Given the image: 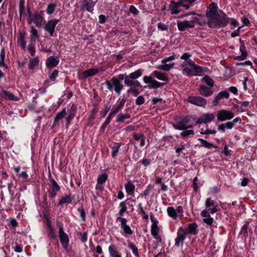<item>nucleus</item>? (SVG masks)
I'll return each mask as SVG.
<instances>
[{
    "instance_id": "1",
    "label": "nucleus",
    "mask_w": 257,
    "mask_h": 257,
    "mask_svg": "<svg viewBox=\"0 0 257 257\" xmlns=\"http://www.w3.org/2000/svg\"><path fill=\"white\" fill-rule=\"evenodd\" d=\"M206 209L201 212V215L204 217L203 222L206 224L211 225L214 222V219L210 216V214H214L218 211L217 203L210 198H207L205 200Z\"/></svg>"
},
{
    "instance_id": "2",
    "label": "nucleus",
    "mask_w": 257,
    "mask_h": 257,
    "mask_svg": "<svg viewBox=\"0 0 257 257\" xmlns=\"http://www.w3.org/2000/svg\"><path fill=\"white\" fill-rule=\"evenodd\" d=\"M208 25L210 28H219L225 27L229 23V18L222 11L208 19Z\"/></svg>"
},
{
    "instance_id": "3",
    "label": "nucleus",
    "mask_w": 257,
    "mask_h": 257,
    "mask_svg": "<svg viewBox=\"0 0 257 257\" xmlns=\"http://www.w3.org/2000/svg\"><path fill=\"white\" fill-rule=\"evenodd\" d=\"M182 73L186 76L200 75L202 72V68L196 65L192 60L184 62L182 64Z\"/></svg>"
},
{
    "instance_id": "4",
    "label": "nucleus",
    "mask_w": 257,
    "mask_h": 257,
    "mask_svg": "<svg viewBox=\"0 0 257 257\" xmlns=\"http://www.w3.org/2000/svg\"><path fill=\"white\" fill-rule=\"evenodd\" d=\"M196 0H179L178 2L171 1L169 7V9L171 11L172 15L178 14L181 12L179 9L180 7H183L185 10H189L191 7L193 6V3Z\"/></svg>"
},
{
    "instance_id": "5",
    "label": "nucleus",
    "mask_w": 257,
    "mask_h": 257,
    "mask_svg": "<svg viewBox=\"0 0 257 257\" xmlns=\"http://www.w3.org/2000/svg\"><path fill=\"white\" fill-rule=\"evenodd\" d=\"M199 21V20L197 17H193L189 21H178L177 22L178 29L180 31H183L189 28H193Z\"/></svg>"
},
{
    "instance_id": "6",
    "label": "nucleus",
    "mask_w": 257,
    "mask_h": 257,
    "mask_svg": "<svg viewBox=\"0 0 257 257\" xmlns=\"http://www.w3.org/2000/svg\"><path fill=\"white\" fill-rule=\"evenodd\" d=\"M105 83L108 90L111 91L113 89L118 94H120L121 91L123 89V85L117 78L114 77L110 80L106 81Z\"/></svg>"
},
{
    "instance_id": "7",
    "label": "nucleus",
    "mask_w": 257,
    "mask_h": 257,
    "mask_svg": "<svg viewBox=\"0 0 257 257\" xmlns=\"http://www.w3.org/2000/svg\"><path fill=\"white\" fill-rule=\"evenodd\" d=\"M44 12L40 11L35 13L34 14H29L28 22L29 24L33 22L38 28H41L44 22Z\"/></svg>"
},
{
    "instance_id": "8",
    "label": "nucleus",
    "mask_w": 257,
    "mask_h": 257,
    "mask_svg": "<svg viewBox=\"0 0 257 257\" xmlns=\"http://www.w3.org/2000/svg\"><path fill=\"white\" fill-rule=\"evenodd\" d=\"M175 59H176V57L175 55H173L168 57H165V58L163 59L161 61V62L162 64H163V65L157 66V68L159 70H162L164 71H169L171 69L173 68V67L175 65V63H172L168 64L167 63L170 61H173Z\"/></svg>"
},
{
    "instance_id": "9",
    "label": "nucleus",
    "mask_w": 257,
    "mask_h": 257,
    "mask_svg": "<svg viewBox=\"0 0 257 257\" xmlns=\"http://www.w3.org/2000/svg\"><path fill=\"white\" fill-rule=\"evenodd\" d=\"M59 20L56 19H50L46 23L44 28L45 31L47 32L51 36L54 34L56 25Z\"/></svg>"
},
{
    "instance_id": "10",
    "label": "nucleus",
    "mask_w": 257,
    "mask_h": 257,
    "mask_svg": "<svg viewBox=\"0 0 257 257\" xmlns=\"http://www.w3.org/2000/svg\"><path fill=\"white\" fill-rule=\"evenodd\" d=\"M59 238L63 247L67 252H70L71 248L69 245V239L68 236L64 231L59 232Z\"/></svg>"
},
{
    "instance_id": "11",
    "label": "nucleus",
    "mask_w": 257,
    "mask_h": 257,
    "mask_svg": "<svg viewBox=\"0 0 257 257\" xmlns=\"http://www.w3.org/2000/svg\"><path fill=\"white\" fill-rule=\"evenodd\" d=\"M173 126L174 128L178 130H184L193 127L192 125L189 124V118L188 117L184 118L178 121L176 124H173Z\"/></svg>"
},
{
    "instance_id": "12",
    "label": "nucleus",
    "mask_w": 257,
    "mask_h": 257,
    "mask_svg": "<svg viewBox=\"0 0 257 257\" xmlns=\"http://www.w3.org/2000/svg\"><path fill=\"white\" fill-rule=\"evenodd\" d=\"M143 80L146 84H149L148 87L149 88H158L162 87L163 83L153 79L152 76H145L143 77Z\"/></svg>"
},
{
    "instance_id": "13",
    "label": "nucleus",
    "mask_w": 257,
    "mask_h": 257,
    "mask_svg": "<svg viewBox=\"0 0 257 257\" xmlns=\"http://www.w3.org/2000/svg\"><path fill=\"white\" fill-rule=\"evenodd\" d=\"M187 100L192 104L200 107H204L207 103L206 100L200 96H190Z\"/></svg>"
},
{
    "instance_id": "14",
    "label": "nucleus",
    "mask_w": 257,
    "mask_h": 257,
    "mask_svg": "<svg viewBox=\"0 0 257 257\" xmlns=\"http://www.w3.org/2000/svg\"><path fill=\"white\" fill-rule=\"evenodd\" d=\"M234 114L230 111L222 109L218 112L217 118L219 120L223 121L232 118Z\"/></svg>"
},
{
    "instance_id": "15",
    "label": "nucleus",
    "mask_w": 257,
    "mask_h": 257,
    "mask_svg": "<svg viewBox=\"0 0 257 257\" xmlns=\"http://www.w3.org/2000/svg\"><path fill=\"white\" fill-rule=\"evenodd\" d=\"M116 221H119L120 222V227L122 229L124 233L126 235H132L133 231L131 227L127 224V220L125 218L121 217H118Z\"/></svg>"
},
{
    "instance_id": "16",
    "label": "nucleus",
    "mask_w": 257,
    "mask_h": 257,
    "mask_svg": "<svg viewBox=\"0 0 257 257\" xmlns=\"http://www.w3.org/2000/svg\"><path fill=\"white\" fill-rule=\"evenodd\" d=\"M186 236V232L184 229L180 227L178 230L177 235L175 239V245L179 246L180 243H182Z\"/></svg>"
},
{
    "instance_id": "17",
    "label": "nucleus",
    "mask_w": 257,
    "mask_h": 257,
    "mask_svg": "<svg viewBox=\"0 0 257 257\" xmlns=\"http://www.w3.org/2000/svg\"><path fill=\"white\" fill-rule=\"evenodd\" d=\"M214 118V115L212 113H205L201 115L196 121L197 124L207 123L212 121Z\"/></svg>"
},
{
    "instance_id": "18",
    "label": "nucleus",
    "mask_w": 257,
    "mask_h": 257,
    "mask_svg": "<svg viewBox=\"0 0 257 257\" xmlns=\"http://www.w3.org/2000/svg\"><path fill=\"white\" fill-rule=\"evenodd\" d=\"M95 3L92 0H83L81 5L82 10H86L88 12L92 13Z\"/></svg>"
},
{
    "instance_id": "19",
    "label": "nucleus",
    "mask_w": 257,
    "mask_h": 257,
    "mask_svg": "<svg viewBox=\"0 0 257 257\" xmlns=\"http://www.w3.org/2000/svg\"><path fill=\"white\" fill-rule=\"evenodd\" d=\"M217 9L218 7L217 5L214 3L211 4L207 11V14L206 16L207 18V19L209 18H211V17H213L214 16H215L217 14Z\"/></svg>"
},
{
    "instance_id": "20",
    "label": "nucleus",
    "mask_w": 257,
    "mask_h": 257,
    "mask_svg": "<svg viewBox=\"0 0 257 257\" xmlns=\"http://www.w3.org/2000/svg\"><path fill=\"white\" fill-rule=\"evenodd\" d=\"M59 62V60L58 57L50 56L46 60V65L50 68H54L58 64Z\"/></svg>"
},
{
    "instance_id": "21",
    "label": "nucleus",
    "mask_w": 257,
    "mask_h": 257,
    "mask_svg": "<svg viewBox=\"0 0 257 257\" xmlns=\"http://www.w3.org/2000/svg\"><path fill=\"white\" fill-rule=\"evenodd\" d=\"M66 115V109L64 108L59 112L55 116L54 120L53 125L56 126L59 125V121L61 120Z\"/></svg>"
},
{
    "instance_id": "22",
    "label": "nucleus",
    "mask_w": 257,
    "mask_h": 257,
    "mask_svg": "<svg viewBox=\"0 0 257 257\" xmlns=\"http://www.w3.org/2000/svg\"><path fill=\"white\" fill-rule=\"evenodd\" d=\"M199 91L201 95L206 97L210 96L213 92L211 88H209L206 86L202 85L200 86Z\"/></svg>"
},
{
    "instance_id": "23",
    "label": "nucleus",
    "mask_w": 257,
    "mask_h": 257,
    "mask_svg": "<svg viewBox=\"0 0 257 257\" xmlns=\"http://www.w3.org/2000/svg\"><path fill=\"white\" fill-rule=\"evenodd\" d=\"M1 97L13 101H18L20 99L19 97L16 96L13 93L4 90L1 92Z\"/></svg>"
},
{
    "instance_id": "24",
    "label": "nucleus",
    "mask_w": 257,
    "mask_h": 257,
    "mask_svg": "<svg viewBox=\"0 0 257 257\" xmlns=\"http://www.w3.org/2000/svg\"><path fill=\"white\" fill-rule=\"evenodd\" d=\"M108 249L110 257H121V254L118 252L114 244H110Z\"/></svg>"
},
{
    "instance_id": "25",
    "label": "nucleus",
    "mask_w": 257,
    "mask_h": 257,
    "mask_svg": "<svg viewBox=\"0 0 257 257\" xmlns=\"http://www.w3.org/2000/svg\"><path fill=\"white\" fill-rule=\"evenodd\" d=\"M124 83L127 86H140L141 85L140 83L138 80H134V79L128 77V75L125 76V81Z\"/></svg>"
},
{
    "instance_id": "26",
    "label": "nucleus",
    "mask_w": 257,
    "mask_h": 257,
    "mask_svg": "<svg viewBox=\"0 0 257 257\" xmlns=\"http://www.w3.org/2000/svg\"><path fill=\"white\" fill-rule=\"evenodd\" d=\"M26 34L24 32H19V37L18 39V43L20 44L23 50L26 49V42L25 41Z\"/></svg>"
},
{
    "instance_id": "27",
    "label": "nucleus",
    "mask_w": 257,
    "mask_h": 257,
    "mask_svg": "<svg viewBox=\"0 0 257 257\" xmlns=\"http://www.w3.org/2000/svg\"><path fill=\"white\" fill-rule=\"evenodd\" d=\"M124 188L126 193L128 195H132L134 194L135 190V186L132 181H128L127 183L125 184Z\"/></svg>"
},
{
    "instance_id": "28",
    "label": "nucleus",
    "mask_w": 257,
    "mask_h": 257,
    "mask_svg": "<svg viewBox=\"0 0 257 257\" xmlns=\"http://www.w3.org/2000/svg\"><path fill=\"white\" fill-rule=\"evenodd\" d=\"M152 75H153L155 77H156L157 79L162 80V81H167L168 78V76L166 74H165L164 73L155 70L152 73Z\"/></svg>"
},
{
    "instance_id": "29",
    "label": "nucleus",
    "mask_w": 257,
    "mask_h": 257,
    "mask_svg": "<svg viewBox=\"0 0 257 257\" xmlns=\"http://www.w3.org/2000/svg\"><path fill=\"white\" fill-rule=\"evenodd\" d=\"M151 220L153 222L151 226V233L152 235H156L157 233H158L159 230L158 226V222L156 220L154 219L152 216H151Z\"/></svg>"
},
{
    "instance_id": "30",
    "label": "nucleus",
    "mask_w": 257,
    "mask_h": 257,
    "mask_svg": "<svg viewBox=\"0 0 257 257\" xmlns=\"http://www.w3.org/2000/svg\"><path fill=\"white\" fill-rule=\"evenodd\" d=\"M30 39L31 42L33 43H35L36 40L39 38V35L38 31L34 28V26L31 27V31H30Z\"/></svg>"
},
{
    "instance_id": "31",
    "label": "nucleus",
    "mask_w": 257,
    "mask_h": 257,
    "mask_svg": "<svg viewBox=\"0 0 257 257\" xmlns=\"http://www.w3.org/2000/svg\"><path fill=\"white\" fill-rule=\"evenodd\" d=\"M39 62V60L38 57H36L34 58H30L29 59L28 68L30 70H33L35 67L38 66Z\"/></svg>"
},
{
    "instance_id": "32",
    "label": "nucleus",
    "mask_w": 257,
    "mask_h": 257,
    "mask_svg": "<svg viewBox=\"0 0 257 257\" xmlns=\"http://www.w3.org/2000/svg\"><path fill=\"white\" fill-rule=\"evenodd\" d=\"M168 215L174 219L179 218V215L176 212V210L173 207H169L167 209Z\"/></svg>"
},
{
    "instance_id": "33",
    "label": "nucleus",
    "mask_w": 257,
    "mask_h": 257,
    "mask_svg": "<svg viewBox=\"0 0 257 257\" xmlns=\"http://www.w3.org/2000/svg\"><path fill=\"white\" fill-rule=\"evenodd\" d=\"M98 71L96 69L92 68L86 70L83 72V76L84 78L92 76L98 73Z\"/></svg>"
},
{
    "instance_id": "34",
    "label": "nucleus",
    "mask_w": 257,
    "mask_h": 257,
    "mask_svg": "<svg viewBox=\"0 0 257 257\" xmlns=\"http://www.w3.org/2000/svg\"><path fill=\"white\" fill-rule=\"evenodd\" d=\"M197 228V225L196 223H192L188 225V232L190 234H192L194 235H196L197 234V231L196 229Z\"/></svg>"
},
{
    "instance_id": "35",
    "label": "nucleus",
    "mask_w": 257,
    "mask_h": 257,
    "mask_svg": "<svg viewBox=\"0 0 257 257\" xmlns=\"http://www.w3.org/2000/svg\"><path fill=\"white\" fill-rule=\"evenodd\" d=\"M143 73V71L142 69H139L137 70L130 73L128 76V77L135 79L139 78Z\"/></svg>"
},
{
    "instance_id": "36",
    "label": "nucleus",
    "mask_w": 257,
    "mask_h": 257,
    "mask_svg": "<svg viewBox=\"0 0 257 257\" xmlns=\"http://www.w3.org/2000/svg\"><path fill=\"white\" fill-rule=\"evenodd\" d=\"M198 141H200L201 143V145L202 147H204L206 148H210L211 147H214L216 148V147L213 144L209 143L206 140L202 139H198Z\"/></svg>"
},
{
    "instance_id": "37",
    "label": "nucleus",
    "mask_w": 257,
    "mask_h": 257,
    "mask_svg": "<svg viewBox=\"0 0 257 257\" xmlns=\"http://www.w3.org/2000/svg\"><path fill=\"white\" fill-rule=\"evenodd\" d=\"M128 247L132 249L133 252L137 257L140 256L138 252V247L133 243L128 242Z\"/></svg>"
},
{
    "instance_id": "38",
    "label": "nucleus",
    "mask_w": 257,
    "mask_h": 257,
    "mask_svg": "<svg viewBox=\"0 0 257 257\" xmlns=\"http://www.w3.org/2000/svg\"><path fill=\"white\" fill-rule=\"evenodd\" d=\"M75 116V112L74 111H71L69 112V113L68 114L67 116L66 117V125L68 126L69 125L70 122H71L72 120L74 118V117Z\"/></svg>"
},
{
    "instance_id": "39",
    "label": "nucleus",
    "mask_w": 257,
    "mask_h": 257,
    "mask_svg": "<svg viewBox=\"0 0 257 257\" xmlns=\"http://www.w3.org/2000/svg\"><path fill=\"white\" fill-rule=\"evenodd\" d=\"M119 207H120V209L118 212V214L120 215L119 217H121L123 215L124 212L126 211L127 206L125 202H121L119 204Z\"/></svg>"
},
{
    "instance_id": "40",
    "label": "nucleus",
    "mask_w": 257,
    "mask_h": 257,
    "mask_svg": "<svg viewBox=\"0 0 257 257\" xmlns=\"http://www.w3.org/2000/svg\"><path fill=\"white\" fill-rule=\"evenodd\" d=\"M72 201V198L70 195H67L61 198L59 202L58 205H61L64 203H69Z\"/></svg>"
},
{
    "instance_id": "41",
    "label": "nucleus",
    "mask_w": 257,
    "mask_h": 257,
    "mask_svg": "<svg viewBox=\"0 0 257 257\" xmlns=\"http://www.w3.org/2000/svg\"><path fill=\"white\" fill-rule=\"evenodd\" d=\"M27 50L31 54V55L32 56H34L36 53L35 43L33 42H30L28 46Z\"/></svg>"
},
{
    "instance_id": "42",
    "label": "nucleus",
    "mask_w": 257,
    "mask_h": 257,
    "mask_svg": "<svg viewBox=\"0 0 257 257\" xmlns=\"http://www.w3.org/2000/svg\"><path fill=\"white\" fill-rule=\"evenodd\" d=\"M56 7V5L55 4H50L48 5L46 9V13L48 15H51L54 13Z\"/></svg>"
},
{
    "instance_id": "43",
    "label": "nucleus",
    "mask_w": 257,
    "mask_h": 257,
    "mask_svg": "<svg viewBox=\"0 0 257 257\" xmlns=\"http://www.w3.org/2000/svg\"><path fill=\"white\" fill-rule=\"evenodd\" d=\"M107 175L105 173L99 175L97 178V183L102 184L104 183L107 179Z\"/></svg>"
},
{
    "instance_id": "44",
    "label": "nucleus",
    "mask_w": 257,
    "mask_h": 257,
    "mask_svg": "<svg viewBox=\"0 0 257 257\" xmlns=\"http://www.w3.org/2000/svg\"><path fill=\"white\" fill-rule=\"evenodd\" d=\"M120 145L119 144H115L114 146L112 147L111 149L112 157L114 158L116 156L120 148Z\"/></svg>"
},
{
    "instance_id": "45",
    "label": "nucleus",
    "mask_w": 257,
    "mask_h": 257,
    "mask_svg": "<svg viewBox=\"0 0 257 257\" xmlns=\"http://www.w3.org/2000/svg\"><path fill=\"white\" fill-rule=\"evenodd\" d=\"M130 117V115L128 114H119L117 116V122H123L125 119H127Z\"/></svg>"
},
{
    "instance_id": "46",
    "label": "nucleus",
    "mask_w": 257,
    "mask_h": 257,
    "mask_svg": "<svg viewBox=\"0 0 257 257\" xmlns=\"http://www.w3.org/2000/svg\"><path fill=\"white\" fill-rule=\"evenodd\" d=\"M5 50L4 48H3L1 50V54H0V66H5V64L4 63L5 58Z\"/></svg>"
},
{
    "instance_id": "47",
    "label": "nucleus",
    "mask_w": 257,
    "mask_h": 257,
    "mask_svg": "<svg viewBox=\"0 0 257 257\" xmlns=\"http://www.w3.org/2000/svg\"><path fill=\"white\" fill-rule=\"evenodd\" d=\"M203 81L209 86L212 87L214 85V81L209 76L206 75L203 78Z\"/></svg>"
},
{
    "instance_id": "48",
    "label": "nucleus",
    "mask_w": 257,
    "mask_h": 257,
    "mask_svg": "<svg viewBox=\"0 0 257 257\" xmlns=\"http://www.w3.org/2000/svg\"><path fill=\"white\" fill-rule=\"evenodd\" d=\"M52 190L54 191H59L60 188L57 182L53 179L50 180Z\"/></svg>"
},
{
    "instance_id": "49",
    "label": "nucleus",
    "mask_w": 257,
    "mask_h": 257,
    "mask_svg": "<svg viewBox=\"0 0 257 257\" xmlns=\"http://www.w3.org/2000/svg\"><path fill=\"white\" fill-rule=\"evenodd\" d=\"M249 103L250 102L248 101H244L243 102H239V104H240L241 111H244V109L248 107Z\"/></svg>"
},
{
    "instance_id": "50",
    "label": "nucleus",
    "mask_w": 257,
    "mask_h": 257,
    "mask_svg": "<svg viewBox=\"0 0 257 257\" xmlns=\"http://www.w3.org/2000/svg\"><path fill=\"white\" fill-rule=\"evenodd\" d=\"M129 11L134 16H137L139 14V11L133 5L130 7Z\"/></svg>"
},
{
    "instance_id": "51",
    "label": "nucleus",
    "mask_w": 257,
    "mask_h": 257,
    "mask_svg": "<svg viewBox=\"0 0 257 257\" xmlns=\"http://www.w3.org/2000/svg\"><path fill=\"white\" fill-rule=\"evenodd\" d=\"M153 186H152L151 185H148V187H147V188L143 192L142 195H144L145 196L149 195L150 194V192L152 191L153 190Z\"/></svg>"
},
{
    "instance_id": "52",
    "label": "nucleus",
    "mask_w": 257,
    "mask_h": 257,
    "mask_svg": "<svg viewBox=\"0 0 257 257\" xmlns=\"http://www.w3.org/2000/svg\"><path fill=\"white\" fill-rule=\"evenodd\" d=\"M79 235L80 236L81 241L82 242L84 243L87 241V236H88V234H87V232H80V233H79Z\"/></svg>"
},
{
    "instance_id": "53",
    "label": "nucleus",
    "mask_w": 257,
    "mask_h": 257,
    "mask_svg": "<svg viewBox=\"0 0 257 257\" xmlns=\"http://www.w3.org/2000/svg\"><path fill=\"white\" fill-rule=\"evenodd\" d=\"M145 102V99L144 97L140 95L137 97L136 100V103L137 105H140L144 103Z\"/></svg>"
},
{
    "instance_id": "54",
    "label": "nucleus",
    "mask_w": 257,
    "mask_h": 257,
    "mask_svg": "<svg viewBox=\"0 0 257 257\" xmlns=\"http://www.w3.org/2000/svg\"><path fill=\"white\" fill-rule=\"evenodd\" d=\"M110 108V105H106L104 106V109L101 111V117H104L106 115V114L107 113V112L109 110Z\"/></svg>"
},
{
    "instance_id": "55",
    "label": "nucleus",
    "mask_w": 257,
    "mask_h": 257,
    "mask_svg": "<svg viewBox=\"0 0 257 257\" xmlns=\"http://www.w3.org/2000/svg\"><path fill=\"white\" fill-rule=\"evenodd\" d=\"M120 109L121 108L118 105L115 107H113L109 114L113 117L114 115L116 114Z\"/></svg>"
},
{
    "instance_id": "56",
    "label": "nucleus",
    "mask_w": 257,
    "mask_h": 257,
    "mask_svg": "<svg viewBox=\"0 0 257 257\" xmlns=\"http://www.w3.org/2000/svg\"><path fill=\"white\" fill-rule=\"evenodd\" d=\"M48 231H49V232H48V236L49 237H50L52 239H55L56 238V235L55 231L53 228H51V229H49Z\"/></svg>"
},
{
    "instance_id": "57",
    "label": "nucleus",
    "mask_w": 257,
    "mask_h": 257,
    "mask_svg": "<svg viewBox=\"0 0 257 257\" xmlns=\"http://www.w3.org/2000/svg\"><path fill=\"white\" fill-rule=\"evenodd\" d=\"M177 213L179 215V218H181L183 216V209L181 206H178L175 209Z\"/></svg>"
},
{
    "instance_id": "58",
    "label": "nucleus",
    "mask_w": 257,
    "mask_h": 257,
    "mask_svg": "<svg viewBox=\"0 0 257 257\" xmlns=\"http://www.w3.org/2000/svg\"><path fill=\"white\" fill-rule=\"evenodd\" d=\"M191 135H194V131L193 130H187L181 133V136L182 137H187Z\"/></svg>"
},
{
    "instance_id": "59",
    "label": "nucleus",
    "mask_w": 257,
    "mask_h": 257,
    "mask_svg": "<svg viewBox=\"0 0 257 257\" xmlns=\"http://www.w3.org/2000/svg\"><path fill=\"white\" fill-rule=\"evenodd\" d=\"M191 57V55L189 54L188 53H184L181 56V59L184 60V62H186L189 60H191L190 58Z\"/></svg>"
},
{
    "instance_id": "60",
    "label": "nucleus",
    "mask_w": 257,
    "mask_h": 257,
    "mask_svg": "<svg viewBox=\"0 0 257 257\" xmlns=\"http://www.w3.org/2000/svg\"><path fill=\"white\" fill-rule=\"evenodd\" d=\"M221 99L220 94L218 93L215 97L213 101V104L214 106H216L218 104L219 101Z\"/></svg>"
},
{
    "instance_id": "61",
    "label": "nucleus",
    "mask_w": 257,
    "mask_h": 257,
    "mask_svg": "<svg viewBox=\"0 0 257 257\" xmlns=\"http://www.w3.org/2000/svg\"><path fill=\"white\" fill-rule=\"evenodd\" d=\"M158 28L162 31H166L168 29L167 26L161 22L158 24Z\"/></svg>"
},
{
    "instance_id": "62",
    "label": "nucleus",
    "mask_w": 257,
    "mask_h": 257,
    "mask_svg": "<svg viewBox=\"0 0 257 257\" xmlns=\"http://www.w3.org/2000/svg\"><path fill=\"white\" fill-rule=\"evenodd\" d=\"M58 71L57 70H55L51 74V75L50 76V79L52 81H55L56 77L58 76Z\"/></svg>"
},
{
    "instance_id": "63",
    "label": "nucleus",
    "mask_w": 257,
    "mask_h": 257,
    "mask_svg": "<svg viewBox=\"0 0 257 257\" xmlns=\"http://www.w3.org/2000/svg\"><path fill=\"white\" fill-rule=\"evenodd\" d=\"M56 225L59 229V232L64 231L63 224L61 221L57 220Z\"/></svg>"
},
{
    "instance_id": "64",
    "label": "nucleus",
    "mask_w": 257,
    "mask_h": 257,
    "mask_svg": "<svg viewBox=\"0 0 257 257\" xmlns=\"http://www.w3.org/2000/svg\"><path fill=\"white\" fill-rule=\"evenodd\" d=\"M14 250L17 252H21L23 251V246L20 244H16L15 247L14 248Z\"/></svg>"
}]
</instances>
